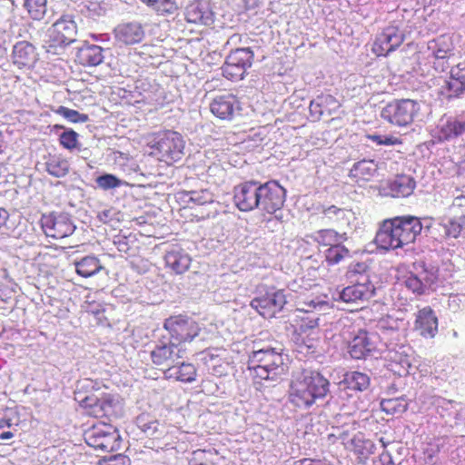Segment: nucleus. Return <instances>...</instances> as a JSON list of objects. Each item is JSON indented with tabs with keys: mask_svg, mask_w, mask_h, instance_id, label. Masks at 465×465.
<instances>
[{
	"mask_svg": "<svg viewBox=\"0 0 465 465\" xmlns=\"http://www.w3.org/2000/svg\"><path fill=\"white\" fill-rule=\"evenodd\" d=\"M426 224L425 227H429ZM424 224L416 216H399L385 220L380 226L373 240L377 249L389 252L402 249L413 242Z\"/></svg>",
	"mask_w": 465,
	"mask_h": 465,
	"instance_id": "f257e3e1",
	"label": "nucleus"
},
{
	"mask_svg": "<svg viewBox=\"0 0 465 465\" xmlns=\"http://www.w3.org/2000/svg\"><path fill=\"white\" fill-rule=\"evenodd\" d=\"M282 351L281 345L260 346L259 342H255L247 361L252 376L265 381H278L287 371Z\"/></svg>",
	"mask_w": 465,
	"mask_h": 465,
	"instance_id": "f03ea898",
	"label": "nucleus"
},
{
	"mask_svg": "<svg viewBox=\"0 0 465 465\" xmlns=\"http://www.w3.org/2000/svg\"><path fill=\"white\" fill-rule=\"evenodd\" d=\"M330 309L329 302L320 298L306 299L299 303L297 312L304 313L301 316V324L295 331L293 341L298 347L306 349L307 352L315 349V339L311 337L319 325L322 313Z\"/></svg>",
	"mask_w": 465,
	"mask_h": 465,
	"instance_id": "7ed1b4c3",
	"label": "nucleus"
},
{
	"mask_svg": "<svg viewBox=\"0 0 465 465\" xmlns=\"http://www.w3.org/2000/svg\"><path fill=\"white\" fill-rule=\"evenodd\" d=\"M330 391V381L320 372L304 371L292 384V401L309 408Z\"/></svg>",
	"mask_w": 465,
	"mask_h": 465,
	"instance_id": "20e7f679",
	"label": "nucleus"
},
{
	"mask_svg": "<svg viewBox=\"0 0 465 465\" xmlns=\"http://www.w3.org/2000/svg\"><path fill=\"white\" fill-rule=\"evenodd\" d=\"M148 146L152 149V155L167 165H172L183 158L185 141L176 131L163 130L152 135Z\"/></svg>",
	"mask_w": 465,
	"mask_h": 465,
	"instance_id": "39448f33",
	"label": "nucleus"
},
{
	"mask_svg": "<svg viewBox=\"0 0 465 465\" xmlns=\"http://www.w3.org/2000/svg\"><path fill=\"white\" fill-rule=\"evenodd\" d=\"M442 426L455 436H465V405L461 402L434 396L430 402Z\"/></svg>",
	"mask_w": 465,
	"mask_h": 465,
	"instance_id": "423d86ee",
	"label": "nucleus"
},
{
	"mask_svg": "<svg viewBox=\"0 0 465 465\" xmlns=\"http://www.w3.org/2000/svg\"><path fill=\"white\" fill-rule=\"evenodd\" d=\"M420 114V104L413 99H394L381 110V118L391 125L408 127Z\"/></svg>",
	"mask_w": 465,
	"mask_h": 465,
	"instance_id": "0eeeda50",
	"label": "nucleus"
},
{
	"mask_svg": "<svg viewBox=\"0 0 465 465\" xmlns=\"http://www.w3.org/2000/svg\"><path fill=\"white\" fill-rule=\"evenodd\" d=\"M84 440L90 447L105 452L118 450L122 444L118 430L105 423L94 425L86 430Z\"/></svg>",
	"mask_w": 465,
	"mask_h": 465,
	"instance_id": "6e6552de",
	"label": "nucleus"
},
{
	"mask_svg": "<svg viewBox=\"0 0 465 465\" xmlns=\"http://www.w3.org/2000/svg\"><path fill=\"white\" fill-rule=\"evenodd\" d=\"M77 25L71 15H64L57 19L47 30L46 51L64 47L76 40Z\"/></svg>",
	"mask_w": 465,
	"mask_h": 465,
	"instance_id": "1a4fd4ad",
	"label": "nucleus"
},
{
	"mask_svg": "<svg viewBox=\"0 0 465 465\" xmlns=\"http://www.w3.org/2000/svg\"><path fill=\"white\" fill-rule=\"evenodd\" d=\"M163 327L170 333L171 340L184 347L199 335L201 326L193 319L187 316H171L164 321Z\"/></svg>",
	"mask_w": 465,
	"mask_h": 465,
	"instance_id": "9d476101",
	"label": "nucleus"
},
{
	"mask_svg": "<svg viewBox=\"0 0 465 465\" xmlns=\"http://www.w3.org/2000/svg\"><path fill=\"white\" fill-rule=\"evenodd\" d=\"M253 58L254 54L250 47L231 51L222 66L223 75L230 81L242 79L247 69L252 66Z\"/></svg>",
	"mask_w": 465,
	"mask_h": 465,
	"instance_id": "9b49d317",
	"label": "nucleus"
},
{
	"mask_svg": "<svg viewBox=\"0 0 465 465\" xmlns=\"http://www.w3.org/2000/svg\"><path fill=\"white\" fill-rule=\"evenodd\" d=\"M405 41V35L394 25L384 27L371 45V52L377 57H387L395 52Z\"/></svg>",
	"mask_w": 465,
	"mask_h": 465,
	"instance_id": "f8f14e48",
	"label": "nucleus"
},
{
	"mask_svg": "<svg viewBox=\"0 0 465 465\" xmlns=\"http://www.w3.org/2000/svg\"><path fill=\"white\" fill-rule=\"evenodd\" d=\"M286 303L283 290L272 288L264 295L254 298L251 306L264 318H272L281 312Z\"/></svg>",
	"mask_w": 465,
	"mask_h": 465,
	"instance_id": "ddd939ff",
	"label": "nucleus"
},
{
	"mask_svg": "<svg viewBox=\"0 0 465 465\" xmlns=\"http://www.w3.org/2000/svg\"><path fill=\"white\" fill-rule=\"evenodd\" d=\"M420 267L421 268L420 272L417 273L411 272L404 281L405 286L418 295L424 294L426 290L432 288L438 280V268L436 266L428 265L422 262Z\"/></svg>",
	"mask_w": 465,
	"mask_h": 465,
	"instance_id": "4468645a",
	"label": "nucleus"
},
{
	"mask_svg": "<svg viewBox=\"0 0 465 465\" xmlns=\"http://www.w3.org/2000/svg\"><path fill=\"white\" fill-rule=\"evenodd\" d=\"M465 134V111L457 115L442 117L433 130V137L440 143L451 141Z\"/></svg>",
	"mask_w": 465,
	"mask_h": 465,
	"instance_id": "2eb2a0df",
	"label": "nucleus"
},
{
	"mask_svg": "<svg viewBox=\"0 0 465 465\" xmlns=\"http://www.w3.org/2000/svg\"><path fill=\"white\" fill-rule=\"evenodd\" d=\"M384 358L391 362V370L399 375H406L411 368V348L402 342H385Z\"/></svg>",
	"mask_w": 465,
	"mask_h": 465,
	"instance_id": "dca6fc26",
	"label": "nucleus"
},
{
	"mask_svg": "<svg viewBox=\"0 0 465 465\" xmlns=\"http://www.w3.org/2000/svg\"><path fill=\"white\" fill-rule=\"evenodd\" d=\"M39 56L36 46L28 41H18L13 45L12 63L19 70L29 71L34 69L39 61Z\"/></svg>",
	"mask_w": 465,
	"mask_h": 465,
	"instance_id": "f3484780",
	"label": "nucleus"
},
{
	"mask_svg": "<svg viewBox=\"0 0 465 465\" xmlns=\"http://www.w3.org/2000/svg\"><path fill=\"white\" fill-rule=\"evenodd\" d=\"M350 284L339 292V299L347 303H360L369 301L375 295L376 288L371 280L364 277L360 282H349Z\"/></svg>",
	"mask_w": 465,
	"mask_h": 465,
	"instance_id": "a211bd4d",
	"label": "nucleus"
},
{
	"mask_svg": "<svg viewBox=\"0 0 465 465\" xmlns=\"http://www.w3.org/2000/svg\"><path fill=\"white\" fill-rule=\"evenodd\" d=\"M379 336L366 331H359L349 343V353L356 360L366 359L372 356L378 350Z\"/></svg>",
	"mask_w": 465,
	"mask_h": 465,
	"instance_id": "6ab92c4d",
	"label": "nucleus"
},
{
	"mask_svg": "<svg viewBox=\"0 0 465 465\" xmlns=\"http://www.w3.org/2000/svg\"><path fill=\"white\" fill-rule=\"evenodd\" d=\"M185 348L170 339L168 342L160 341L151 351V359L153 364L158 366H170L177 363L183 358Z\"/></svg>",
	"mask_w": 465,
	"mask_h": 465,
	"instance_id": "aec40b11",
	"label": "nucleus"
},
{
	"mask_svg": "<svg viewBox=\"0 0 465 465\" xmlns=\"http://www.w3.org/2000/svg\"><path fill=\"white\" fill-rule=\"evenodd\" d=\"M209 107L215 117L225 121L232 120L241 110L237 96L231 93L216 95L211 101Z\"/></svg>",
	"mask_w": 465,
	"mask_h": 465,
	"instance_id": "412c9836",
	"label": "nucleus"
},
{
	"mask_svg": "<svg viewBox=\"0 0 465 465\" xmlns=\"http://www.w3.org/2000/svg\"><path fill=\"white\" fill-rule=\"evenodd\" d=\"M465 93V61L450 69V77L441 86L440 94L448 101L460 97Z\"/></svg>",
	"mask_w": 465,
	"mask_h": 465,
	"instance_id": "4be33fe9",
	"label": "nucleus"
},
{
	"mask_svg": "<svg viewBox=\"0 0 465 465\" xmlns=\"http://www.w3.org/2000/svg\"><path fill=\"white\" fill-rule=\"evenodd\" d=\"M184 18L189 24L203 26H211L214 22V15L206 0H193L184 9Z\"/></svg>",
	"mask_w": 465,
	"mask_h": 465,
	"instance_id": "5701e85b",
	"label": "nucleus"
},
{
	"mask_svg": "<svg viewBox=\"0 0 465 465\" xmlns=\"http://www.w3.org/2000/svg\"><path fill=\"white\" fill-rule=\"evenodd\" d=\"M43 227L48 236L56 239L67 237L75 230V226L70 217L64 213L45 218Z\"/></svg>",
	"mask_w": 465,
	"mask_h": 465,
	"instance_id": "b1692460",
	"label": "nucleus"
},
{
	"mask_svg": "<svg viewBox=\"0 0 465 465\" xmlns=\"http://www.w3.org/2000/svg\"><path fill=\"white\" fill-rule=\"evenodd\" d=\"M114 39L120 45H133L141 43L145 32L143 25L138 22H128L119 24L114 30Z\"/></svg>",
	"mask_w": 465,
	"mask_h": 465,
	"instance_id": "393cba45",
	"label": "nucleus"
},
{
	"mask_svg": "<svg viewBox=\"0 0 465 465\" xmlns=\"http://www.w3.org/2000/svg\"><path fill=\"white\" fill-rule=\"evenodd\" d=\"M415 187L416 182L413 177L408 174H397L386 183L382 191L385 195L393 198H405L413 193Z\"/></svg>",
	"mask_w": 465,
	"mask_h": 465,
	"instance_id": "a878e982",
	"label": "nucleus"
},
{
	"mask_svg": "<svg viewBox=\"0 0 465 465\" xmlns=\"http://www.w3.org/2000/svg\"><path fill=\"white\" fill-rule=\"evenodd\" d=\"M415 330L424 338H434L438 332V318L434 311L426 306L418 311Z\"/></svg>",
	"mask_w": 465,
	"mask_h": 465,
	"instance_id": "bb28decb",
	"label": "nucleus"
},
{
	"mask_svg": "<svg viewBox=\"0 0 465 465\" xmlns=\"http://www.w3.org/2000/svg\"><path fill=\"white\" fill-rule=\"evenodd\" d=\"M167 268L176 274H183L191 265V256L181 247L174 245L169 248L164 254Z\"/></svg>",
	"mask_w": 465,
	"mask_h": 465,
	"instance_id": "cd10ccee",
	"label": "nucleus"
},
{
	"mask_svg": "<svg viewBox=\"0 0 465 465\" xmlns=\"http://www.w3.org/2000/svg\"><path fill=\"white\" fill-rule=\"evenodd\" d=\"M80 404L88 410V413L95 417L107 415L112 411L113 400L110 395L104 394L101 397L87 395L79 400Z\"/></svg>",
	"mask_w": 465,
	"mask_h": 465,
	"instance_id": "c85d7f7f",
	"label": "nucleus"
},
{
	"mask_svg": "<svg viewBox=\"0 0 465 465\" xmlns=\"http://www.w3.org/2000/svg\"><path fill=\"white\" fill-rule=\"evenodd\" d=\"M259 203H283L286 190L276 181H270L258 187Z\"/></svg>",
	"mask_w": 465,
	"mask_h": 465,
	"instance_id": "c756f323",
	"label": "nucleus"
},
{
	"mask_svg": "<svg viewBox=\"0 0 465 465\" xmlns=\"http://www.w3.org/2000/svg\"><path fill=\"white\" fill-rule=\"evenodd\" d=\"M378 163L373 160H362L352 166L350 176L356 183H367L372 181L378 175Z\"/></svg>",
	"mask_w": 465,
	"mask_h": 465,
	"instance_id": "7c9ffc66",
	"label": "nucleus"
},
{
	"mask_svg": "<svg viewBox=\"0 0 465 465\" xmlns=\"http://www.w3.org/2000/svg\"><path fill=\"white\" fill-rule=\"evenodd\" d=\"M259 183L248 181L241 183L233 188L234 203H259Z\"/></svg>",
	"mask_w": 465,
	"mask_h": 465,
	"instance_id": "2f4dec72",
	"label": "nucleus"
},
{
	"mask_svg": "<svg viewBox=\"0 0 465 465\" xmlns=\"http://www.w3.org/2000/svg\"><path fill=\"white\" fill-rule=\"evenodd\" d=\"M341 106L340 102L330 94H322L318 95L310 104V111L312 114L319 116L327 114L331 115L336 112Z\"/></svg>",
	"mask_w": 465,
	"mask_h": 465,
	"instance_id": "473e14b6",
	"label": "nucleus"
},
{
	"mask_svg": "<svg viewBox=\"0 0 465 465\" xmlns=\"http://www.w3.org/2000/svg\"><path fill=\"white\" fill-rule=\"evenodd\" d=\"M103 51L99 45H83L77 52L76 59L84 66H96L104 60Z\"/></svg>",
	"mask_w": 465,
	"mask_h": 465,
	"instance_id": "72a5a7b5",
	"label": "nucleus"
},
{
	"mask_svg": "<svg viewBox=\"0 0 465 465\" xmlns=\"http://www.w3.org/2000/svg\"><path fill=\"white\" fill-rule=\"evenodd\" d=\"M75 272L84 278L97 274L104 269L100 260L95 255H86L74 261Z\"/></svg>",
	"mask_w": 465,
	"mask_h": 465,
	"instance_id": "f704fd0d",
	"label": "nucleus"
},
{
	"mask_svg": "<svg viewBox=\"0 0 465 465\" xmlns=\"http://www.w3.org/2000/svg\"><path fill=\"white\" fill-rule=\"evenodd\" d=\"M370 383L371 379L369 375L356 371L346 372L340 382L344 388L355 391H366L370 387Z\"/></svg>",
	"mask_w": 465,
	"mask_h": 465,
	"instance_id": "c9c22d12",
	"label": "nucleus"
},
{
	"mask_svg": "<svg viewBox=\"0 0 465 465\" xmlns=\"http://www.w3.org/2000/svg\"><path fill=\"white\" fill-rule=\"evenodd\" d=\"M166 374L169 378L173 377L179 381L191 383L195 381L197 371L193 364L183 362L178 367H169Z\"/></svg>",
	"mask_w": 465,
	"mask_h": 465,
	"instance_id": "e433bc0d",
	"label": "nucleus"
},
{
	"mask_svg": "<svg viewBox=\"0 0 465 465\" xmlns=\"http://www.w3.org/2000/svg\"><path fill=\"white\" fill-rule=\"evenodd\" d=\"M47 173L54 177H64L69 173V163L60 154L49 155L45 162Z\"/></svg>",
	"mask_w": 465,
	"mask_h": 465,
	"instance_id": "4c0bfd02",
	"label": "nucleus"
},
{
	"mask_svg": "<svg viewBox=\"0 0 465 465\" xmlns=\"http://www.w3.org/2000/svg\"><path fill=\"white\" fill-rule=\"evenodd\" d=\"M313 239L322 245L332 247L338 243H343L348 237L345 232L339 233L332 229H324L316 232Z\"/></svg>",
	"mask_w": 465,
	"mask_h": 465,
	"instance_id": "58836bf2",
	"label": "nucleus"
},
{
	"mask_svg": "<svg viewBox=\"0 0 465 465\" xmlns=\"http://www.w3.org/2000/svg\"><path fill=\"white\" fill-rule=\"evenodd\" d=\"M136 426L147 437L159 438L162 434L160 431V423L157 420L153 419L148 414L143 413L136 418Z\"/></svg>",
	"mask_w": 465,
	"mask_h": 465,
	"instance_id": "ea45409f",
	"label": "nucleus"
},
{
	"mask_svg": "<svg viewBox=\"0 0 465 465\" xmlns=\"http://www.w3.org/2000/svg\"><path fill=\"white\" fill-rule=\"evenodd\" d=\"M101 209L96 211L100 222L114 226L122 222L124 213L114 205H100Z\"/></svg>",
	"mask_w": 465,
	"mask_h": 465,
	"instance_id": "a19ab883",
	"label": "nucleus"
},
{
	"mask_svg": "<svg viewBox=\"0 0 465 465\" xmlns=\"http://www.w3.org/2000/svg\"><path fill=\"white\" fill-rule=\"evenodd\" d=\"M350 251L342 243L329 247L325 252L326 262L330 265H335L342 260L350 257Z\"/></svg>",
	"mask_w": 465,
	"mask_h": 465,
	"instance_id": "79ce46f5",
	"label": "nucleus"
},
{
	"mask_svg": "<svg viewBox=\"0 0 465 465\" xmlns=\"http://www.w3.org/2000/svg\"><path fill=\"white\" fill-rule=\"evenodd\" d=\"M361 277L371 280L370 269L365 262L351 263L346 272V278L349 282H360Z\"/></svg>",
	"mask_w": 465,
	"mask_h": 465,
	"instance_id": "37998d69",
	"label": "nucleus"
},
{
	"mask_svg": "<svg viewBox=\"0 0 465 465\" xmlns=\"http://www.w3.org/2000/svg\"><path fill=\"white\" fill-rule=\"evenodd\" d=\"M217 454L212 450H196L192 453L188 465H215Z\"/></svg>",
	"mask_w": 465,
	"mask_h": 465,
	"instance_id": "c03bdc74",
	"label": "nucleus"
},
{
	"mask_svg": "<svg viewBox=\"0 0 465 465\" xmlns=\"http://www.w3.org/2000/svg\"><path fill=\"white\" fill-rule=\"evenodd\" d=\"M158 14H173L177 9L175 0H141Z\"/></svg>",
	"mask_w": 465,
	"mask_h": 465,
	"instance_id": "a18cd8bd",
	"label": "nucleus"
},
{
	"mask_svg": "<svg viewBox=\"0 0 465 465\" xmlns=\"http://www.w3.org/2000/svg\"><path fill=\"white\" fill-rule=\"evenodd\" d=\"M381 410L389 414H401L407 410V403L399 398L384 399L381 402Z\"/></svg>",
	"mask_w": 465,
	"mask_h": 465,
	"instance_id": "49530a36",
	"label": "nucleus"
},
{
	"mask_svg": "<svg viewBox=\"0 0 465 465\" xmlns=\"http://www.w3.org/2000/svg\"><path fill=\"white\" fill-rule=\"evenodd\" d=\"M24 5L34 20H40L46 11V0H25Z\"/></svg>",
	"mask_w": 465,
	"mask_h": 465,
	"instance_id": "de8ad7c7",
	"label": "nucleus"
},
{
	"mask_svg": "<svg viewBox=\"0 0 465 465\" xmlns=\"http://www.w3.org/2000/svg\"><path fill=\"white\" fill-rule=\"evenodd\" d=\"M54 113L74 124L86 123L89 120L88 114H81L74 109H71L63 105L54 110Z\"/></svg>",
	"mask_w": 465,
	"mask_h": 465,
	"instance_id": "09e8293b",
	"label": "nucleus"
},
{
	"mask_svg": "<svg viewBox=\"0 0 465 465\" xmlns=\"http://www.w3.org/2000/svg\"><path fill=\"white\" fill-rule=\"evenodd\" d=\"M79 134L73 129H65L59 135L60 145L69 151H73L78 147Z\"/></svg>",
	"mask_w": 465,
	"mask_h": 465,
	"instance_id": "8fccbe9b",
	"label": "nucleus"
},
{
	"mask_svg": "<svg viewBox=\"0 0 465 465\" xmlns=\"http://www.w3.org/2000/svg\"><path fill=\"white\" fill-rule=\"evenodd\" d=\"M355 452L361 459L366 460L375 452V444L371 440L356 439L353 440Z\"/></svg>",
	"mask_w": 465,
	"mask_h": 465,
	"instance_id": "3c124183",
	"label": "nucleus"
},
{
	"mask_svg": "<svg viewBox=\"0 0 465 465\" xmlns=\"http://www.w3.org/2000/svg\"><path fill=\"white\" fill-rule=\"evenodd\" d=\"M444 233L446 236L450 238H457L462 230V225L460 222L449 219L447 223L443 224Z\"/></svg>",
	"mask_w": 465,
	"mask_h": 465,
	"instance_id": "603ef678",
	"label": "nucleus"
},
{
	"mask_svg": "<svg viewBox=\"0 0 465 465\" xmlns=\"http://www.w3.org/2000/svg\"><path fill=\"white\" fill-rule=\"evenodd\" d=\"M97 184L104 189L117 187L120 181L113 174H104L97 178Z\"/></svg>",
	"mask_w": 465,
	"mask_h": 465,
	"instance_id": "864d4df0",
	"label": "nucleus"
},
{
	"mask_svg": "<svg viewBox=\"0 0 465 465\" xmlns=\"http://www.w3.org/2000/svg\"><path fill=\"white\" fill-rule=\"evenodd\" d=\"M99 465H131V461L127 456L116 454L100 460Z\"/></svg>",
	"mask_w": 465,
	"mask_h": 465,
	"instance_id": "5fc2aeb1",
	"label": "nucleus"
},
{
	"mask_svg": "<svg viewBox=\"0 0 465 465\" xmlns=\"http://www.w3.org/2000/svg\"><path fill=\"white\" fill-rule=\"evenodd\" d=\"M449 54H450V50L442 51L440 49L434 52V67L438 69L439 67H441L443 70L444 67H448V63L445 60Z\"/></svg>",
	"mask_w": 465,
	"mask_h": 465,
	"instance_id": "6e6d98bb",
	"label": "nucleus"
},
{
	"mask_svg": "<svg viewBox=\"0 0 465 465\" xmlns=\"http://www.w3.org/2000/svg\"><path fill=\"white\" fill-rule=\"evenodd\" d=\"M132 269L138 273H145L149 271L150 263L147 260L135 258L130 262Z\"/></svg>",
	"mask_w": 465,
	"mask_h": 465,
	"instance_id": "4d7b16f0",
	"label": "nucleus"
},
{
	"mask_svg": "<svg viewBox=\"0 0 465 465\" xmlns=\"http://www.w3.org/2000/svg\"><path fill=\"white\" fill-rule=\"evenodd\" d=\"M114 243L119 252L127 253L130 250L129 240L126 236L119 235L114 237Z\"/></svg>",
	"mask_w": 465,
	"mask_h": 465,
	"instance_id": "13d9d810",
	"label": "nucleus"
},
{
	"mask_svg": "<svg viewBox=\"0 0 465 465\" xmlns=\"http://www.w3.org/2000/svg\"><path fill=\"white\" fill-rule=\"evenodd\" d=\"M380 441L381 442V446L383 448V451L380 454V461L381 465H395L394 460H392L391 454L385 450L386 443L383 440V438L380 439Z\"/></svg>",
	"mask_w": 465,
	"mask_h": 465,
	"instance_id": "bf43d9fd",
	"label": "nucleus"
},
{
	"mask_svg": "<svg viewBox=\"0 0 465 465\" xmlns=\"http://www.w3.org/2000/svg\"><path fill=\"white\" fill-rule=\"evenodd\" d=\"M350 210L340 209L336 205H330L323 210V213L330 219L335 218L337 214L345 215L346 213H350Z\"/></svg>",
	"mask_w": 465,
	"mask_h": 465,
	"instance_id": "052dcab7",
	"label": "nucleus"
},
{
	"mask_svg": "<svg viewBox=\"0 0 465 465\" xmlns=\"http://www.w3.org/2000/svg\"><path fill=\"white\" fill-rule=\"evenodd\" d=\"M17 426L18 423L15 422L14 420L7 415L0 418V430L4 429L16 430Z\"/></svg>",
	"mask_w": 465,
	"mask_h": 465,
	"instance_id": "680f3d73",
	"label": "nucleus"
},
{
	"mask_svg": "<svg viewBox=\"0 0 465 465\" xmlns=\"http://www.w3.org/2000/svg\"><path fill=\"white\" fill-rule=\"evenodd\" d=\"M197 194L196 192H181L178 193L179 195V200L181 201H183V202H191V201H196V197L195 195Z\"/></svg>",
	"mask_w": 465,
	"mask_h": 465,
	"instance_id": "e2e57ef3",
	"label": "nucleus"
},
{
	"mask_svg": "<svg viewBox=\"0 0 465 465\" xmlns=\"http://www.w3.org/2000/svg\"><path fill=\"white\" fill-rule=\"evenodd\" d=\"M401 143V139L393 135L384 136L382 141V145H397Z\"/></svg>",
	"mask_w": 465,
	"mask_h": 465,
	"instance_id": "0e129e2a",
	"label": "nucleus"
},
{
	"mask_svg": "<svg viewBox=\"0 0 465 465\" xmlns=\"http://www.w3.org/2000/svg\"><path fill=\"white\" fill-rule=\"evenodd\" d=\"M17 429L16 430H11V429H7L6 432H0V440H8L10 439H12L15 434L17 432Z\"/></svg>",
	"mask_w": 465,
	"mask_h": 465,
	"instance_id": "69168bd1",
	"label": "nucleus"
},
{
	"mask_svg": "<svg viewBox=\"0 0 465 465\" xmlns=\"http://www.w3.org/2000/svg\"><path fill=\"white\" fill-rule=\"evenodd\" d=\"M367 139L373 142L377 145H382L384 136L380 134H367Z\"/></svg>",
	"mask_w": 465,
	"mask_h": 465,
	"instance_id": "338daca9",
	"label": "nucleus"
},
{
	"mask_svg": "<svg viewBox=\"0 0 465 465\" xmlns=\"http://www.w3.org/2000/svg\"><path fill=\"white\" fill-rule=\"evenodd\" d=\"M8 216V212L5 209L0 207V227L5 224Z\"/></svg>",
	"mask_w": 465,
	"mask_h": 465,
	"instance_id": "774afa93",
	"label": "nucleus"
}]
</instances>
